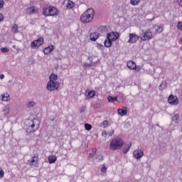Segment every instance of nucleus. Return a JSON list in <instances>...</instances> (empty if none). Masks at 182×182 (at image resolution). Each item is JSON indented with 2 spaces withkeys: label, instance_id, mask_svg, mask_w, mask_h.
Listing matches in <instances>:
<instances>
[{
  "label": "nucleus",
  "instance_id": "8fccbe9b",
  "mask_svg": "<svg viewBox=\"0 0 182 182\" xmlns=\"http://www.w3.org/2000/svg\"><path fill=\"white\" fill-rule=\"evenodd\" d=\"M100 160H103V156H101V159H100Z\"/></svg>",
  "mask_w": 182,
  "mask_h": 182
},
{
  "label": "nucleus",
  "instance_id": "de8ad7c7",
  "mask_svg": "<svg viewBox=\"0 0 182 182\" xmlns=\"http://www.w3.org/2000/svg\"><path fill=\"white\" fill-rule=\"evenodd\" d=\"M178 4L179 6H182V0L178 1Z\"/></svg>",
  "mask_w": 182,
  "mask_h": 182
},
{
  "label": "nucleus",
  "instance_id": "c03bdc74",
  "mask_svg": "<svg viewBox=\"0 0 182 182\" xmlns=\"http://www.w3.org/2000/svg\"><path fill=\"white\" fill-rule=\"evenodd\" d=\"M109 136H112L113 134H114V131H112L111 132H108Z\"/></svg>",
  "mask_w": 182,
  "mask_h": 182
},
{
  "label": "nucleus",
  "instance_id": "6ab92c4d",
  "mask_svg": "<svg viewBox=\"0 0 182 182\" xmlns=\"http://www.w3.org/2000/svg\"><path fill=\"white\" fill-rule=\"evenodd\" d=\"M58 160V156L56 155H51L48 156V161L50 164H53V163H55Z\"/></svg>",
  "mask_w": 182,
  "mask_h": 182
},
{
  "label": "nucleus",
  "instance_id": "5701e85b",
  "mask_svg": "<svg viewBox=\"0 0 182 182\" xmlns=\"http://www.w3.org/2000/svg\"><path fill=\"white\" fill-rule=\"evenodd\" d=\"M11 32H13V33H18V32H19V29L18 28V24H14L12 26Z\"/></svg>",
  "mask_w": 182,
  "mask_h": 182
},
{
  "label": "nucleus",
  "instance_id": "0eeeda50",
  "mask_svg": "<svg viewBox=\"0 0 182 182\" xmlns=\"http://www.w3.org/2000/svg\"><path fill=\"white\" fill-rule=\"evenodd\" d=\"M44 40L43 38H39L37 40L33 41L31 43V48L32 49H38L40 46H42L43 45Z\"/></svg>",
  "mask_w": 182,
  "mask_h": 182
},
{
  "label": "nucleus",
  "instance_id": "ea45409f",
  "mask_svg": "<svg viewBox=\"0 0 182 182\" xmlns=\"http://www.w3.org/2000/svg\"><path fill=\"white\" fill-rule=\"evenodd\" d=\"M4 4H5V1H4V0H0V9L4 8Z\"/></svg>",
  "mask_w": 182,
  "mask_h": 182
},
{
  "label": "nucleus",
  "instance_id": "58836bf2",
  "mask_svg": "<svg viewBox=\"0 0 182 182\" xmlns=\"http://www.w3.org/2000/svg\"><path fill=\"white\" fill-rule=\"evenodd\" d=\"M92 154H94V156H95V154H96V153H97V148H93L92 149V152H91Z\"/></svg>",
  "mask_w": 182,
  "mask_h": 182
},
{
  "label": "nucleus",
  "instance_id": "e433bc0d",
  "mask_svg": "<svg viewBox=\"0 0 182 182\" xmlns=\"http://www.w3.org/2000/svg\"><path fill=\"white\" fill-rule=\"evenodd\" d=\"M1 52H2L3 53L9 52V49H8L7 48H1Z\"/></svg>",
  "mask_w": 182,
  "mask_h": 182
},
{
  "label": "nucleus",
  "instance_id": "423d86ee",
  "mask_svg": "<svg viewBox=\"0 0 182 182\" xmlns=\"http://www.w3.org/2000/svg\"><path fill=\"white\" fill-rule=\"evenodd\" d=\"M139 38L143 42H149L153 39V32L150 28L146 30L142 29Z\"/></svg>",
  "mask_w": 182,
  "mask_h": 182
},
{
  "label": "nucleus",
  "instance_id": "c756f323",
  "mask_svg": "<svg viewBox=\"0 0 182 182\" xmlns=\"http://www.w3.org/2000/svg\"><path fill=\"white\" fill-rule=\"evenodd\" d=\"M166 87H167V82H162L159 85V90H164V89H166Z\"/></svg>",
  "mask_w": 182,
  "mask_h": 182
},
{
  "label": "nucleus",
  "instance_id": "7ed1b4c3",
  "mask_svg": "<svg viewBox=\"0 0 182 182\" xmlns=\"http://www.w3.org/2000/svg\"><path fill=\"white\" fill-rule=\"evenodd\" d=\"M123 144H124V141L122 138H114L109 143V149L112 151H116V150H120L123 147Z\"/></svg>",
  "mask_w": 182,
  "mask_h": 182
},
{
  "label": "nucleus",
  "instance_id": "2f4dec72",
  "mask_svg": "<svg viewBox=\"0 0 182 182\" xmlns=\"http://www.w3.org/2000/svg\"><path fill=\"white\" fill-rule=\"evenodd\" d=\"M100 171L102 174H106V173H107V168L106 167V166H105V164L102 165Z\"/></svg>",
  "mask_w": 182,
  "mask_h": 182
},
{
  "label": "nucleus",
  "instance_id": "39448f33",
  "mask_svg": "<svg viewBox=\"0 0 182 182\" xmlns=\"http://www.w3.org/2000/svg\"><path fill=\"white\" fill-rule=\"evenodd\" d=\"M59 14V10L53 6L48 7H44L43 9V15L44 16H56Z\"/></svg>",
  "mask_w": 182,
  "mask_h": 182
},
{
  "label": "nucleus",
  "instance_id": "4468645a",
  "mask_svg": "<svg viewBox=\"0 0 182 182\" xmlns=\"http://www.w3.org/2000/svg\"><path fill=\"white\" fill-rule=\"evenodd\" d=\"M99 36H100V34H99V33L94 32L90 35V39L92 42H96V41H97V39L99 38Z\"/></svg>",
  "mask_w": 182,
  "mask_h": 182
},
{
  "label": "nucleus",
  "instance_id": "aec40b11",
  "mask_svg": "<svg viewBox=\"0 0 182 182\" xmlns=\"http://www.w3.org/2000/svg\"><path fill=\"white\" fill-rule=\"evenodd\" d=\"M1 100L3 102H8L9 100H11V97L9 96V94H8V92L5 93V94H3L1 95Z\"/></svg>",
  "mask_w": 182,
  "mask_h": 182
},
{
  "label": "nucleus",
  "instance_id": "393cba45",
  "mask_svg": "<svg viewBox=\"0 0 182 182\" xmlns=\"http://www.w3.org/2000/svg\"><path fill=\"white\" fill-rule=\"evenodd\" d=\"M116 97V102L118 103H122L124 101V97H123V95H117Z\"/></svg>",
  "mask_w": 182,
  "mask_h": 182
},
{
  "label": "nucleus",
  "instance_id": "c9c22d12",
  "mask_svg": "<svg viewBox=\"0 0 182 182\" xmlns=\"http://www.w3.org/2000/svg\"><path fill=\"white\" fill-rule=\"evenodd\" d=\"M177 28L178 31H182V21H178Z\"/></svg>",
  "mask_w": 182,
  "mask_h": 182
},
{
  "label": "nucleus",
  "instance_id": "a878e982",
  "mask_svg": "<svg viewBox=\"0 0 182 182\" xmlns=\"http://www.w3.org/2000/svg\"><path fill=\"white\" fill-rule=\"evenodd\" d=\"M104 45L105 48H110L112 46V41L109 39H107L105 41Z\"/></svg>",
  "mask_w": 182,
  "mask_h": 182
},
{
  "label": "nucleus",
  "instance_id": "cd10ccee",
  "mask_svg": "<svg viewBox=\"0 0 182 182\" xmlns=\"http://www.w3.org/2000/svg\"><path fill=\"white\" fill-rule=\"evenodd\" d=\"M107 126H109V121H107V120H105L100 123V127H103L104 129H106V127H107Z\"/></svg>",
  "mask_w": 182,
  "mask_h": 182
},
{
  "label": "nucleus",
  "instance_id": "09e8293b",
  "mask_svg": "<svg viewBox=\"0 0 182 182\" xmlns=\"http://www.w3.org/2000/svg\"><path fill=\"white\" fill-rule=\"evenodd\" d=\"M90 66H92V65H90V64H89V63H85V68H89V67H90Z\"/></svg>",
  "mask_w": 182,
  "mask_h": 182
},
{
  "label": "nucleus",
  "instance_id": "37998d69",
  "mask_svg": "<svg viewBox=\"0 0 182 182\" xmlns=\"http://www.w3.org/2000/svg\"><path fill=\"white\" fill-rule=\"evenodd\" d=\"M4 21V15L0 13V22H2Z\"/></svg>",
  "mask_w": 182,
  "mask_h": 182
},
{
  "label": "nucleus",
  "instance_id": "4be33fe9",
  "mask_svg": "<svg viewBox=\"0 0 182 182\" xmlns=\"http://www.w3.org/2000/svg\"><path fill=\"white\" fill-rule=\"evenodd\" d=\"M74 7H75V2L70 0H68L66 8H68V9H72V8H74Z\"/></svg>",
  "mask_w": 182,
  "mask_h": 182
},
{
  "label": "nucleus",
  "instance_id": "a18cd8bd",
  "mask_svg": "<svg viewBox=\"0 0 182 182\" xmlns=\"http://www.w3.org/2000/svg\"><path fill=\"white\" fill-rule=\"evenodd\" d=\"M98 48H100V49H103L105 47L102 44H98Z\"/></svg>",
  "mask_w": 182,
  "mask_h": 182
},
{
  "label": "nucleus",
  "instance_id": "b1692460",
  "mask_svg": "<svg viewBox=\"0 0 182 182\" xmlns=\"http://www.w3.org/2000/svg\"><path fill=\"white\" fill-rule=\"evenodd\" d=\"M129 3L132 6H137L140 4V0H129Z\"/></svg>",
  "mask_w": 182,
  "mask_h": 182
},
{
  "label": "nucleus",
  "instance_id": "a19ab883",
  "mask_svg": "<svg viewBox=\"0 0 182 182\" xmlns=\"http://www.w3.org/2000/svg\"><path fill=\"white\" fill-rule=\"evenodd\" d=\"M93 157H95V155L91 152L89 154V156H88V159H93Z\"/></svg>",
  "mask_w": 182,
  "mask_h": 182
},
{
  "label": "nucleus",
  "instance_id": "f704fd0d",
  "mask_svg": "<svg viewBox=\"0 0 182 182\" xmlns=\"http://www.w3.org/2000/svg\"><path fill=\"white\" fill-rule=\"evenodd\" d=\"M35 105H36V103H35V102H33V101H31L28 103L27 106H28V107H33V106H35Z\"/></svg>",
  "mask_w": 182,
  "mask_h": 182
},
{
  "label": "nucleus",
  "instance_id": "dca6fc26",
  "mask_svg": "<svg viewBox=\"0 0 182 182\" xmlns=\"http://www.w3.org/2000/svg\"><path fill=\"white\" fill-rule=\"evenodd\" d=\"M117 113L119 116H126V114H127V107H123L122 109H118Z\"/></svg>",
  "mask_w": 182,
  "mask_h": 182
},
{
  "label": "nucleus",
  "instance_id": "6e6552de",
  "mask_svg": "<svg viewBox=\"0 0 182 182\" xmlns=\"http://www.w3.org/2000/svg\"><path fill=\"white\" fill-rule=\"evenodd\" d=\"M127 66L130 70H136V72H140V70H141V67L140 65L137 66L136 63L132 60L127 63Z\"/></svg>",
  "mask_w": 182,
  "mask_h": 182
},
{
  "label": "nucleus",
  "instance_id": "7c9ffc66",
  "mask_svg": "<svg viewBox=\"0 0 182 182\" xmlns=\"http://www.w3.org/2000/svg\"><path fill=\"white\" fill-rule=\"evenodd\" d=\"M179 119H180V115L176 114L173 117H172V122H175V123H177Z\"/></svg>",
  "mask_w": 182,
  "mask_h": 182
},
{
  "label": "nucleus",
  "instance_id": "ddd939ff",
  "mask_svg": "<svg viewBox=\"0 0 182 182\" xmlns=\"http://www.w3.org/2000/svg\"><path fill=\"white\" fill-rule=\"evenodd\" d=\"M143 156H144V153L141 150H135L133 152V156L134 159H136V160L141 159Z\"/></svg>",
  "mask_w": 182,
  "mask_h": 182
},
{
  "label": "nucleus",
  "instance_id": "20e7f679",
  "mask_svg": "<svg viewBox=\"0 0 182 182\" xmlns=\"http://www.w3.org/2000/svg\"><path fill=\"white\" fill-rule=\"evenodd\" d=\"M27 126L28 129L29 133H33L39 129V127L41 126V121L38 119H33V120L27 121Z\"/></svg>",
  "mask_w": 182,
  "mask_h": 182
},
{
  "label": "nucleus",
  "instance_id": "1a4fd4ad",
  "mask_svg": "<svg viewBox=\"0 0 182 182\" xmlns=\"http://www.w3.org/2000/svg\"><path fill=\"white\" fill-rule=\"evenodd\" d=\"M28 163L31 167H38V163H39V155H38V154H34L32 159L28 161Z\"/></svg>",
  "mask_w": 182,
  "mask_h": 182
},
{
  "label": "nucleus",
  "instance_id": "f3484780",
  "mask_svg": "<svg viewBox=\"0 0 182 182\" xmlns=\"http://www.w3.org/2000/svg\"><path fill=\"white\" fill-rule=\"evenodd\" d=\"M87 99H92L96 96V91L95 90H89L87 92Z\"/></svg>",
  "mask_w": 182,
  "mask_h": 182
},
{
  "label": "nucleus",
  "instance_id": "412c9836",
  "mask_svg": "<svg viewBox=\"0 0 182 182\" xmlns=\"http://www.w3.org/2000/svg\"><path fill=\"white\" fill-rule=\"evenodd\" d=\"M154 28L156 33H161L164 31L163 26H155Z\"/></svg>",
  "mask_w": 182,
  "mask_h": 182
},
{
  "label": "nucleus",
  "instance_id": "4c0bfd02",
  "mask_svg": "<svg viewBox=\"0 0 182 182\" xmlns=\"http://www.w3.org/2000/svg\"><path fill=\"white\" fill-rule=\"evenodd\" d=\"M4 174L5 172H4V170H2V168H0V178H4Z\"/></svg>",
  "mask_w": 182,
  "mask_h": 182
},
{
  "label": "nucleus",
  "instance_id": "f03ea898",
  "mask_svg": "<svg viewBox=\"0 0 182 182\" xmlns=\"http://www.w3.org/2000/svg\"><path fill=\"white\" fill-rule=\"evenodd\" d=\"M94 16L95 10H93V9H88L82 15H81L80 19L82 23H89V22H92Z\"/></svg>",
  "mask_w": 182,
  "mask_h": 182
},
{
  "label": "nucleus",
  "instance_id": "9b49d317",
  "mask_svg": "<svg viewBox=\"0 0 182 182\" xmlns=\"http://www.w3.org/2000/svg\"><path fill=\"white\" fill-rule=\"evenodd\" d=\"M129 38L128 43H136V42L140 39V36L136 35V33H129Z\"/></svg>",
  "mask_w": 182,
  "mask_h": 182
},
{
  "label": "nucleus",
  "instance_id": "f257e3e1",
  "mask_svg": "<svg viewBox=\"0 0 182 182\" xmlns=\"http://www.w3.org/2000/svg\"><path fill=\"white\" fill-rule=\"evenodd\" d=\"M49 82L47 84V90L50 92H53V90H58L60 87V84L58 80V75L52 73L49 77Z\"/></svg>",
  "mask_w": 182,
  "mask_h": 182
},
{
  "label": "nucleus",
  "instance_id": "9d476101",
  "mask_svg": "<svg viewBox=\"0 0 182 182\" xmlns=\"http://www.w3.org/2000/svg\"><path fill=\"white\" fill-rule=\"evenodd\" d=\"M168 103L172 106H177L178 105V98L176 96L171 95L168 98Z\"/></svg>",
  "mask_w": 182,
  "mask_h": 182
},
{
  "label": "nucleus",
  "instance_id": "49530a36",
  "mask_svg": "<svg viewBox=\"0 0 182 182\" xmlns=\"http://www.w3.org/2000/svg\"><path fill=\"white\" fill-rule=\"evenodd\" d=\"M5 78V75L4 74H1L0 75V79L2 80V79H4Z\"/></svg>",
  "mask_w": 182,
  "mask_h": 182
},
{
  "label": "nucleus",
  "instance_id": "a211bd4d",
  "mask_svg": "<svg viewBox=\"0 0 182 182\" xmlns=\"http://www.w3.org/2000/svg\"><path fill=\"white\" fill-rule=\"evenodd\" d=\"M28 12L29 14H38V12H39V9L36 6H32L28 9Z\"/></svg>",
  "mask_w": 182,
  "mask_h": 182
},
{
  "label": "nucleus",
  "instance_id": "72a5a7b5",
  "mask_svg": "<svg viewBox=\"0 0 182 182\" xmlns=\"http://www.w3.org/2000/svg\"><path fill=\"white\" fill-rule=\"evenodd\" d=\"M85 130H87V132H90V130H92V125H90L88 123L85 124Z\"/></svg>",
  "mask_w": 182,
  "mask_h": 182
},
{
  "label": "nucleus",
  "instance_id": "bb28decb",
  "mask_svg": "<svg viewBox=\"0 0 182 182\" xmlns=\"http://www.w3.org/2000/svg\"><path fill=\"white\" fill-rule=\"evenodd\" d=\"M130 147H132V143H129L127 144V147L123 149V153H124V154H126V153H127L129 151V150H130Z\"/></svg>",
  "mask_w": 182,
  "mask_h": 182
},
{
  "label": "nucleus",
  "instance_id": "79ce46f5",
  "mask_svg": "<svg viewBox=\"0 0 182 182\" xmlns=\"http://www.w3.org/2000/svg\"><path fill=\"white\" fill-rule=\"evenodd\" d=\"M107 134H108V132L106 131H104L102 133V136H103L104 137H106V136H107Z\"/></svg>",
  "mask_w": 182,
  "mask_h": 182
},
{
  "label": "nucleus",
  "instance_id": "f8f14e48",
  "mask_svg": "<svg viewBox=\"0 0 182 182\" xmlns=\"http://www.w3.org/2000/svg\"><path fill=\"white\" fill-rule=\"evenodd\" d=\"M107 38L111 40L112 42L117 41L119 39V33H109L107 36Z\"/></svg>",
  "mask_w": 182,
  "mask_h": 182
},
{
  "label": "nucleus",
  "instance_id": "473e14b6",
  "mask_svg": "<svg viewBox=\"0 0 182 182\" xmlns=\"http://www.w3.org/2000/svg\"><path fill=\"white\" fill-rule=\"evenodd\" d=\"M3 112L4 114H8V113L10 112L9 105H6L3 109Z\"/></svg>",
  "mask_w": 182,
  "mask_h": 182
},
{
  "label": "nucleus",
  "instance_id": "2eb2a0df",
  "mask_svg": "<svg viewBox=\"0 0 182 182\" xmlns=\"http://www.w3.org/2000/svg\"><path fill=\"white\" fill-rule=\"evenodd\" d=\"M54 49H55V46L53 45L49 46L48 47H46V48H44L43 53L44 55H49V53H50L51 52H53Z\"/></svg>",
  "mask_w": 182,
  "mask_h": 182
},
{
  "label": "nucleus",
  "instance_id": "c85d7f7f",
  "mask_svg": "<svg viewBox=\"0 0 182 182\" xmlns=\"http://www.w3.org/2000/svg\"><path fill=\"white\" fill-rule=\"evenodd\" d=\"M107 100L109 103H114L116 102V97L108 96Z\"/></svg>",
  "mask_w": 182,
  "mask_h": 182
}]
</instances>
